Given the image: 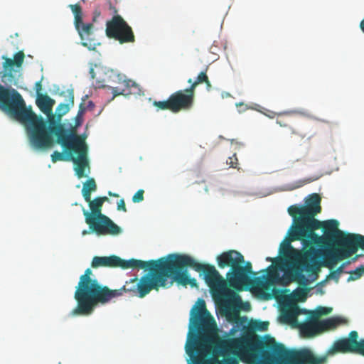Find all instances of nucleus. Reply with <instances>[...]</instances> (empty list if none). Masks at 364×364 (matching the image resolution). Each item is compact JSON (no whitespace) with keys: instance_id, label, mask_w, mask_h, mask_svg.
<instances>
[{"instance_id":"8","label":"nucleus","mask_w":364,"mask_h":364,"mask_svg":"<svg viewBox=\"0 0 364 364\" xmlns=\"http://www.w3.org/2000/svg\"><path fill=\"white\" fill-rule=\"evenodd\" d=\"M55 104V101L50 98L48 95H39L36 99V105L38 108L41 109L42 112L46 114L48 116L49 125L48 126L47 122L44 120V119L41 116L37 115L33 111V114L39 118H41L43 124H44V132L46 141L43 144H38L32 141V138L31 137V134L28 130L26 129L27 135L29 139V141L31 144L37 149H48L50 148L54 144V140L53 138V134L57 137V139L60 137L63 136L67 134V131L64 128L63 125L61 124L56 123L55 121V116L53 114V107Z\"/></svg>"},{"instance_id":"48","label":"nucleus","mask_w":364,"mask_h":364,"mask_svg":"<svg viewBox=\"0 0 364 364\" xmlns=\"http://www.w3.org/2000/svg\"><path fill=\"white\" fill-rule=\"evenodd\" d=\"M110 9H113L114 13H117V9H115V7L112 6V4H110Z\"/></svg>"},{"instance_id":"51","label":"nucleus","mask_w":364,"mask_h":364,"mask_svg":"<svg viewBox=\"0 0 364 364\" xmlns=\"http://www.w3.org/2000/svg\"><path fill=\"white\" fill-rule=\"evenodd\" d=\"M195 363H196V364H202V362L200 360H196L195 361Z\"/></svg>"},{"instance_id":"7","label":"nucleus","mask_w":364,"mask_h":364,"mask_svg":"<svg viewBox=\"0 0 364 364\" xmlns=\"http://www.w3.org/2000/svg\"><path fill=\"white\" fill-rule=\"evenodd\" d=\"M108 200L106 196L96 197L93 200L90 197L89 200L86 201L88 203L90 212L82 208L85 223L90 230L97 236L117 235L122 232L121 228L102 213L103 203Z\"/></svg>"},{"instance_id":"15","label":"nucleus","mask_w":364,"mask_h":364,"mask_svg":"<svg viewBox=\"0 0 364 364\" xmlns=\"http://www.w3.org/2000/svg\"><path fill=\"white\" fill-rule=\"evenodd\" d=\"M145 263L142 260L130 259L125 260L117 255L110 256H95L91 262V267L94 269L100 267L116 268L120 267L123 269H143Z\"/></svg>"},{"instance_id":"29","label":"nucleus","mask_w":364,"mask_h":364,"mask_svg":"<svg viewBox=\"0 0 364 364\" xmlns=\"http://www.w3.org/2000/svg\"><path fill=\"white\" fill-rule=\"evenodd\" d=\"M269 323L267 321H252L250 323V328L256 331H266L268 328Z\"/></svg>"},{"instance_id":"4","label":"nucleus","mask_w":364,"mask_h":364,"mask_svg":"<svg viewBox=\"0 0 364 364\" xmlns=\"http://www.w3.org/2000/svg\"><path fill=\"white\" fill-rule=\"evenodd\" d=\"M171 274L170 285L178 284L196 286V279L190 278L187 268L192 267L197 272H203L204 279L213 292L222 294L227 291L226 281L214 266L200 264L187 255L172 253L167 255Z\"/></svg>"},{"instance_id":"24","label":"nucleus","mask_w":364,"mask_h":364,"mask_svg":"<svg viewBox=\"0 0 364 364\" xmlns=\"http://www.w3.org/2000/svg\"><path fill=\"white\" fill-rule=\"evenodd\" d=\"M188 83L191 84V86L188 87L190 91L194 94L196 87L200 84L205 83L208 90H210L212 87L205 71L200 72L195 81H193L191 78L188 79Z\"/></svg>"},{"instance_id":"37","label":"nucleus","mask_w":364,"mask_h":364,"mask_svg":"<svg viewBox=\"0 0 364 364\" xmlns=\"http://www.w3.org/2000/svg\"><path fill=\"white\" fill-rule=\"evenodd\" d=\"M230 295L232 296V298L231 299H230V301H229L230 303L232 302V303L237 304V303L241 302V299L239 296V295L234 294V293H231Z\"/></svg>"},{"instance_id":"45","label":"nucleus","mask_w":364,"mask_h":364,"mask_svg":"<svg viewBox=\"0 0 364 364\" xmlns=\"http://www.w3.org/2000/svg\"><path fill=\"white\" fill-rule=\"evenodd\" d=\"M90 232H92L90 229L89 230H84L82 232V235H86L87 234H90Z\"/></svg>"},{"instance_id":"34","label":"nucleus","mask_w":364,"mask_h":364,"mask_svg":"<svg viewBox=\"0 0 364 364\" xmlns=\"http://www.w3.org/2000/svg\"><path fill=\"white\" fill-rule=\"evenodd\" d=\"M144 191L143 189L138 190L132 197L133 203H140L143 201L144 199Z\"/></svg>"},{"instance_id":"46","label":"nucleus","mask_w":364,"mask_h":364,"mask_svg":"<svg viewBox=\"0 0 364 364\" xmlns=\"http://www.w3.org/2000/svg\"><path fill=\"white\" fill-rule=\"evenodd\" d=\"M266 260H267V261H268V262H274L276 260V259H274V258H272V257H267L266 258Z\"/></svg>"},{"instance_id":"42","label":"nucleus","mask_w":364,"mask_h":364,"mask_svg":"<svg viewBox=\"0 0 364 364\" xmlns=\"http://www.w3.org/2000/svg\"><path fill=\"white\" fill-rule=\"evenodd\" d=\"M82 122V116H79L78 114H77V116L75 117V126H80Z\"/></svg>"},{"instance_id":"16","label":"nucleus","mask_w":364,"mask_h":364,"mask_svg":"<svg viewBox=\"0 0 364 364\" xmlns=\"http://www.w3.org/2000/svg\"><path fill=\"white\" fill-rule=\"evenodd\" d=\"M218 264L220 268L230 267V269L226 274L227 282L231 287L233 278L235 277L239 265L245 263L243 255L236 250H228L217 257Z\"/></svg>"},{"instance_id":"28","label":"nucleus","mask_w":364,"mask_h":364,"mask_svg":"<svg viewBox=\"0 0 364 364\" xmlns=\"http://www.w3.org/2000/svg\"><path fill=\"white\" fill-rule=\"evenodd\" d=\"M196 350L199 354L205 355L208 351V339L205 336H202L196 343Z\"/></svg>"},{"instance_id":"21","label":"nucleus","mask_w":364,"mask_h":364,"mask_svg":"<svg viewBox=\"0 0 364 364\" xmlns=\"http://www.w3.org/2000/svg\"><path fill=\"white\" fill-rule=\"evenodd\" d=\"M264 271L267 272L266 276L258 277L253 279V283L256 286L264 287V280H266V283L269 284H274V283H278L281 281L279 273L277 268L272 264L269 265Z\"/></svg>"},{"instance_id":"11","label":"nucleus","mask_w":364,"mask_h":364,"mask_svg":"<svg viewBox=\"0 0 364 364\" xmlns=\"http://www.w3.org/2000/svg\"><path fill=\"white\" fill-rule=\"evenodd\" d=\"M69 7L74 15V26L80 38L81 45L90 50H95L100 43L95 36V28L93 23L83 22L82 9L79 4H70Z\"/></svg>"},{"instance_id":"35","label":"nucleus","mask_w":364,"mask_h":364,"mask_svg":"<svg viewBox=\"0 0 364 364\" xmlns=\"http://www.w3.org/2000/svg\"><path fill=\"white\" fill-rule=\"evenodd\" d=\"M237 157L236 154H234L232 156L229 157L227 160V164L230 165V167L236 168L237 164Z\"/></svg>"},{"instance_id":"10","label":"nucleus","mask_w":364,"mask_h":364,"mask_svg":"<svg viewBox=\"0 0 364 364\" xmlns=\"http://www.w3.org/2000/svg\"><path fill=\"white\" fill-rule=\"evenodd\" d=\"M57 143L61 144L66 150H70L77 154V157L70 155V161L75 165V171L77 178H81L87 176L85 169L89 167L87 158V146L83 139L75 134H67L62 137L59 136Z\"/></svg>"},{"instance_id":"49","label":"nucleus","mask_w":364,"mask_h":364,"mask_svg":"<svg viewBox=\"0 0 364 364\" xmlns=\"http://www.w3.org/2000/svg\"><path fill=\"white\" fill-rule=\"evenodd\" d=\"M88 106H89V107H93V106H94V105H93V103H92V101H89V102H88Z\"/></svg>"},{"instance_id":"27","label":"nucleus","mask_w":364,"mask_h":364,"mask_svg":"<svg viewBox=\"0 0 364 364\" xmlns=\"http://www.w3.org/2000/svg\"><path fill=\"white\" fill-rule=\"evenodd\" d=\"M97 190V184L93 178L86 181L82 189V194L85 201H88L91 197V193Z\"/></svg>"},{"instance_id":"26","label":"nucleus","mask_w":364,"mask_h":364,"mask_svg":"<svg viewBox=\"0 0 364 364\" xmlns=\"http://www.w3.org/2000/svg\"><path fill=\"white\" fill-rule=\"evenodd\" d=\"M343 323V318L339 317H331L324 320H320L321 331L324 332L336 328Z\"/></svg>"},{"instance_id":"6","label":"nucleus","mask_w":364,"mask_h":364,"mask_svg":"<svg viewBox=\"0 0 364 364\" xmlns=\"http://www.w3.org/2000/svg\"><path fill=\"white\" fill-rule=\"evenodd\" d=\"M338 222L329 220L321 223L320 228L326 237L333 242V246L323 252L326 266L336 264L338 262L348 258L359 248L364 250V236L359 234L344 233L338 230Z\"/></svg>"},{"instance_id":"52","label":"nucleus","mask_w":364,"mask_h":364,"mask_svg":"<svg viewBox=\"0 0 364 364\" xmlns=\"http://www.w3.org/2000/svg\"><path fill=\"white\" fill-rule=\"evenodd\" d=\"M264 282H266V280H264ZM266 284H267V283H265V286L264 288H265V289H267V287H266Z\"/></svg>"},{"instance_id":"54","label":"nucleus","mask_w":364,"mask_h":364,"mask_svg":"<svg viewBox=\"0 0 364 364\" xmlns=\"http://www.w3.org/2000/svg\"><path fill=\"white\" fill-rule=\"evenodd\" d=\"M239 105H243V104L242 103L237 104V106H239Z\"/></svg>"},{"instance_id":"13","label":"nucleus","mask_w":364,"mask_h":364,"mask_svg":"<svg viewBox=\"0 0 364 364\" xmlns=\"http://www.w3.org/2000/svg\"><path fill=\"white\" fill-rule=\"evenodd\" d=\"M191 323L200 335L215 333L217 324L215 318L207 310L203 299H198L191 310Z\"/></svg>"},{"instance_id":"44","label":"nucleus","mask_w":364,"mask_h":364,"mask_svg":"<svg viewBox=\"0 0 364 364\" xmlns=\"http://www.w3.org/2000/svg\"><path fill=\"white\" fill-rule=\"evenodd\" d=\"M108 195L109 196H112V197H115V198H118L119 196V194L114 193H112L111 191L108 192Z\"/></svg>"},{"instance_id":"33","label":"nucleus","mask_w":364,"mask_h":364,"mask_svg":"<svg viewBox=\"0 0 364 364\" xmlns=\"http://www.w3.org/2000/svg\"><path fill=\"white\" fill-rule=\"evenodd\" d=\"M332 309L331 308H327V307H322L320 306L316 309V311H311L310 314L314 316V318H318L319 316L322 315H327L331 313Z\"/></svg>"},{"instance_id":"9","label":"nucleus","mask_w":364,"mask_h":364,"mask_svg":"<svg viewBox=\"0 0 364 364\" xmlns=\"http://www.w3.org/2000/svg\"><path fill=\"white\" fill-rule=\"evenodd\" d=\"M314 245H310L307 247L304 246V249L302 252L298 253L296 264L284 273L285 284L296 282L300 287L308 288L309 280L303 274L304 271H306L309 275L316 274L314 279H316L318 265L316 258L319 250L316 249Z\"/></svg>"},{"instance_id":"20","label":"nucleus","mask_w":364,"mask_h":364,"mask_svg":"<svg viewBox=\"0 0 364 364\" xmlns=\"http://www.w3.org/2000/svg\"><path fill=\"white\" fill-rule=\"evenodd\" d=\"M301 334L306 337H313L321 333L320 320L311 314L309 320L297 325Z\"/></svg>"},{"instance_id":"14","label":"nucleus","mask_w":364,"mask_h":364,"mask_svg":"<svg viewBox=\"0 0 364 364\" xmlns=\"http://www.w3.org/2000/svg\"><path fill=\"white\" fill-rule=\"evenodd\" d=\"M106 35L121 44L134 43L135 36L132 28L119 15H114L106 23Z\"/></svg>"},{"instance_id":"22","label":"nucleus","mask_w":364,"mask_h":364,"mask_svg":"<svg viewBox=\"0 0 364 364\" xmlns=\"http://www.w3.org/2000/svg\"><path fill=\"white\" fill-rule=\"evenodd\" d=\"M60 95L68 97V103H60L56 108V114L59 118L67 114L70 107L74 105V91L73 89H68L60 92Z\"/></svg>"},{"instance_id":"38","label":"nucleus","mask_w":364,"mask_h":364,"mask_svg":"<svg viewBox=\"0 0 364 364\" xmlns=\"http://www.w3.org/2000/svg\"><path fill=\"white\" fill-rule=\"evenodd\" d=\"M35 88H36V91L37 97L39 96V95H42L41 93V92L42 90L41 80L36 82Z\"/></svg>"},{"instance_id":"53","label":"nucleus","mask_w":364,"mask_h":364,"mask_svg":"<svg viewBox=\"0 0 364 364\" xmlns=\"http://www.w3.org/2000/svg\"><path fill=\"white\" fill-rule=\"evenodd\" d=\"M117 77H118L119 80H121L120 75H118Z\"/></svg>"},{"instance_id":"1","label":"nucleus","mask_w":364,"mask_h":364,"mask_svg":"<svg viewBox=\"0 0 364 364\" xmlns=\"http://www.w3.org/2000/svg\"><path fill=\"white\" fill-rule=\"evenodd\" d=\"M225 348L236 357H228L222 360L213 358L207 359L204 364H327L328 357L338 353H355L364 356V339L358 341L355 331L348 337L335 341L321 355L308 347L288 349L277 343L272 337L264 339L243 336L225 342Z\"/></svg>"},{"instance_id":"12","label":"nucleus","mask_w":364,"mask_h":364,"mask_svg":"<svg viewBox=\"0 0 364 364\" xmlns=\"http://www.w3.org/2000/svg\"><path fill=\"white\" fill-rule=\"evenodd\" d=\"M195 99V94L189 88L174 92L166 100L154 101L153 105L158 110H170L173 113H178L182 110H189L192 108Z\"/></svg>"},{"instance_id":"18","label":"nucleus","mask_w":364,"mask_h":364,"mask_svg":"<svg viewBox=\"0 0 364 364\" xmlns=\"http://www.w3.org/2000/svg\"><path fill=\"white\" fill-rule=\"evenodd\" d=\"M306 310L301 309L296 304H291L284 307L281 311V319L285 323L297 326V317Z\"/></svg>"},{"instance_id":"30","label":"nucleus","mask_w":364,"mask_h":364,"mask_svg":"<svg viewBox=\"0 0 364 364\" xmlns=\"http://www.w3.org/2000/svg\"><path fill=\"white\" fill-rule=\"evenodd\" d=\"M68 154L67 156H65L63 153H60L58 151H55L51 155V160L53 163L60 161H70V155H73V152L70 150H68Z\"/></svg>"},{"instance_id":"40","label":"nucleus","mask_w":364,"mask_h":364,"mask_svg":"<svg viewBox=\"0 0 364 364\" xmlns=\"http://www.w3.org/2000/svg\"><path fill=\"white\" fill-rule=\"evenodd\" d=\"M85 111H86V108H85L84 104L82 102L80 103L79 105V110L77 112L78 115L82 116V114L85 112Z\"/></svg>"},{"instance_id":"31","label":"nucleus","mask_w":364,"mask_h":364,"mask_svg":"<svg viewBox=\"0 0 364 364\" xmlns=\"http://www.w3.org/2000/svg\"><path fill=\"white\" fill-rule=\"evenodd\" d=\"M350 277L348 281H355L360 278L364 274V264H362L357 267L355 270L349 272Z\"/></svg>"},{"instance_id":"25","label":"nucleus","mask_w":364,"mask_h":364,"mask_svg":"<svg viewBox=\"0 0 364 364\" xmlns=\"http://www.w3.org/2000/svg\"><path fill=\"white\" fill-rule=\"evenodd\" d=\"M292 226L291 227V229L289 232V238L288 241H283L279 247V254L285 257H289L290 255L292 252H295L296 257L295 260L296 261V258L298 256V253H301L302 252H298L295 249L293 248V247L291 245L290 242L293 240H291V234L292 232Z\"/></svg>"},{"instance_id":"3","label":"nucleus","mask_w":364,"mask_h":364,"mask_svg":"<svg viewBox=\"0 0 364 364\" xmlns=\"http://www.w3.org/2000/svg\"><path fill=\"white\" fill-rule=\"evenodd\" d=\"M3 58L4 62L0 77L5 86L0 84V107L11 113L28 130L33 142L43 144L46 141V134L42 119L33 114L31 107H26L22 96L17 90L10 87L18 83L25 54L21 50L14 54V59L4 56Z\"/></svg>"},{"instance_id":"43","label":"nucleus","mask_w":364,"mask_h":364,"mask_svg":"<svg viewBox=\"0 0 364 364\" xmlns=\"http://www.w3.org/2000/svg\"><path fill=\"white\" fill-rule=\"evenodd\" d=\"M344 267H345V263L342 264L340 267H338V269L333 272V274H340L341 272H343Z\"/></svg>"},{"instance_id":"32","label":"nucleus","mask_w":364,"mask_h":364,"mask_svg":"<svg viewBox=\"0 0 364 364\" xmlns=\"http://www.w3.org/2000/svg\"><path fill=\"white\" fill-rule=\"evenodd\" d=\"M309 288L301 287L298 289L294 292L295 298L299 301H304L307 297Z\"/></svg>"},{"instance_id":"39","label":"nucleus","mask_w":364,"mask_h":364,"mask_svg":"<svg viewBox=\"0 0 364 364\" xmlns=\"http://www.w3.org/2000/svg\"><path fill=\"white\" fill-rule=\"evenodd\" d=\"M100 15H101L100 11L98 9H95L93 13L92 23L96 22L97 21V18L100 16Z\"/></svg>"},{"instance_id":"17","label":"nucleus","mask_w":364,"mask_h":364,"mask_svg":"<svg viewBox=\"0 0 364 364\" xmlns=\"http://www.w3.org/2000/svg\"><path fill=\"white\" fill-rule=\"evenodd\" d=\"M255 274L252 272V267L250 262L241 263L239 265L237 272H235V277L232 279V284L231 287L236 290H242L244 287L252 284L253 280L251 279L249 275Z\"/></svg>"},{"instance_id":"23","label":"nucleus","mask_w":364,"mask_h":364,"mask_svg":"<svg viewBox=\"0 0 364 364\" xmlns=\"http://www.w3.org/2000/svg\"><path fill=\"white\" fill-rule=\"evenodd\" d=\"M277 124L280 127L288 128L291 135L298 136L301 139L306 136V133L292 126L293 122L291 118L278 117Z\"/></svg>"},{"instance_id":"47","label":"nucleus","mask_w":364,"mask_h":364,"mask_svg":"<svg viewBox=\"0 0 364 364\" xmlns=\"http://www.w3.org/2000/svg\"><path fill=\"white\" fill-rule=\"evenodd\" d=\"M332 277H338L339 274H333V272L331 274Z\"/></svg>"},{"instance_id":"36","label":"nucleus","mask_w":364,"mask_h":364,"mask_svg":"<svg viewBox=\"0 0 364 364\" xmlns=\"http://www.w3.org/2000/svg\"><path fill=\"white\" fill-rule=\"evenodd\" d=\"M117 210H122L123 212H127V210L125 202H124V199H121L117 203Z\"/></svg>"},{"instance_id":"41","label":"nucleus","mask_w":364,"mask_h":364,"mask_svg":"<svg viewBox=\"0 0 364 364\" xmlns=\"http://www.w3.org/2000/svg\"><path fill=\"white\" fill-rule=\"evenodd\" d=\"M311 181H312V180H311L310 178L304 179V180H303V181H300L299 182V185H297V186H296V188L301 187V186H304V184L308 183H310V182H311Z\"/></svg>"},{"instance_id":"50","label":"nucleus","mask_w":364,"mask_h":364,"mask_svg":"<svg viewBox=\"0 0 364 364\" xmlns=\"http://www.w3.org/2000/svg\"><path fill=\"white\" fill-rule=\"evenodd\" d=\"M358 257H359V255H355V256L352 259V260H353V262H355V261L358 258Z\"/></svg>"},{"instance_id":"5","label":"nucleus","mask_w":364,"mask_h":364,"mask_svg":"<svg viewBox=\"0 0 364 364\" xmlns=\"http://www.w3.org/2000/svg\"><path fill=\"white\" fill-rule=\"evenodd\" d=\"M321 201L318 193H312L306 199L305 205H293L288 208V213L294 219L291 240H301L305 247L323 243V237L314 232L321 226V222L315 218L321 211Z\"/></svg>"},{"instance_id":"19","label":"nucleus","mask_w":364,"mask_h":364,"mask_svg":"<svg viewBox=\"0 0 364 364\" xmlns=\"http://www.w3.org/2000/svg\"><path fill=\"white\" fill-rule=\"evenodd\" d=\"M140 92L139 85L132 80H124L119 82V86L112 87L113 97L118 95H136Z\"/></svg>"},{"instance_id":"2","label":"nucleus","mask_w":364,"mask_h":364,"mask_svg":"<svg viewBox=\"0 0 364 364\" xmlns=\"http://www.w3.org/2000/svg\"><path fill=\"white\" fill-rule=\"evenodd\" d=\"M144 268L149 270V274L131 279L119 289H110L101 285L96 279H92V272L87 268L80 276L75 292L77 306L72 311L73 315H89L92 313L98 304H106L115 297L120 296L124 292L132 296L143 298L152 289L159 290L160 287H170L171 279L167 256L157 260L144 262Z\"/></svg>"}]
</instances>
